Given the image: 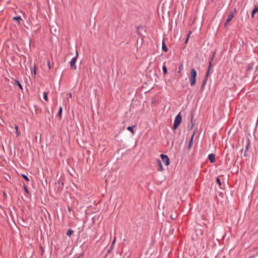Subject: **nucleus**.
<instances>
[{
    "instance_id": "nucleus-7",
    "label": "nucleus",
    "mask_w": 258,
    "mask_h": 258,
    "mask_svg": "<svg viewBox=\"0 0 258 258\" xmlns=\"http://www.w3.org/2000/svg\"><path fill=\"white\" fill-rule=\"evenodd\" d=\"M208 159L212 163H214L215 161V155L214 154H210L208 156Z\"/></svg>"
},
{
    "instance_id": "nucleus-22",
    "label": "nucleus",
    "mask_w": 258,
    "mask_h": 258,
    "mask_svg": "<svg viewBox=\"0 0 258 258\" xmlns=\"http://www.w3.org/2000/svg\"><path fill=\"white\" fill-rule=\"evenodd\" d=\"M252 69V66H249L247 68V70L249 71Z\"/></svg>"
},
{
    "instance_id": "nucleus-28",
    "label": "nucleus",
    "mask_w": 258,
    "mask_h": 258,
    "mask_svg": "<svg viewBox=\"0 0 258 258\" xmlns=\"http://www.w3.org/2000/svg\"><path fill=\"white\" fill-rule=\"evenodd\" d=\"M25 189L26 192H28V190L26 187H25Z\"/></svg>"
},
{
    "instance_id": "nucleus-15",
    "label": "nucleus",
    "mask_w": 258,
    "mask_h": 258,
    "mask_svg": "<svg viewBox=\"0 0 258 258\" xmlns=\"http://www.w3.org/2000/svg\"><path fill=\"white\" fill-rule=\"evenodd\" d=\"M249 145H250V142L249 140H248L247 142H246V147H245V151H247L248 149H249Z\"/></svg>"
},
{
    "instance_id": "nucleus-25",
    "label": "nucleus",
    "mask_w": 258,
    "mask_h": 258,
    "mask_svg": "<svg viewBox=\"0 0 258 258\" xmlns=\"http://www.w3.org/2000/svg\"><path fill=\"white\" fill-rule=\"evenodd\" d=\"M246 152H247V151H245V152H244V157H246V156H247Z\"/></svg>"
},
{
    "instance_id": "nucleus-12",
    "label": "nucleus",
    "mask_w": 258,
    "mask_h": 258,
    "mask_svg": "<svg viewBox=\"0 0 258 258\" xmlns=\"http://www.w3.org/2000/svg\"><path fill=\"white\" fill-rule=\"evenodd\" d=\"M134 126H128L127 128V130L129 131H130L131 132H132V133L133 134H134L135 133H134V128H133Z\"/></svg>"
},
{
    "instance_id": "nucleus-27",
    "label": "nucleus",
    "mask_w": 258,
    "mask_h": 258,
    "mask_svg": "<svg viewBox=\"0 0 258 258\" xmlns=\"http://www.w3.org/2000/svg\"><path fill=\"white\" fill-rule=\"evenodd\" d=\"M115 240H116V237H115L114 240H113V241L112 242L113 244L115 243Z\"/></svg>"
},
{
    "instance_id": "nucleus-20",
    "label": "nucleus",
    "mask_w": 258,
    "mask_h": 258,
    "mask_svg": "<svg viewBox=\"0 0 258 258\" xmlns=\"http://www.w3.org/2000/svg\"><path fill=\"white\" fill-rule=\"evenodd\" d=\"M22 177H23V178H24L26 180H27V181H28L29 180V179L28 177L26 175H24V174H23V175H22Z\"/></svg>"
},
{
    "instance_id": "nucleus-2",
    "label": "nucleus",
    "mask_w": 258,
    "mask_h": 258,
    "mask_svg": "<svg viewBox=\"0 0 258 258\" xmlns=\"http://www.w3.org/2000/svg\"><path fill=\"white\" fill-rule=\"evenodd\" d=\"M182 120V117L180 113H179L175 118L174 124L173 126V130H176L180 124Z\"/></svg>"
},
{
    "instance_id": "nucleus-24",
    "label": "nucleus",
    "mask_w": 258,
    "mask_h": 258,
    "mask_svg": "<svg viewBox=\"0 0 258 258\" xmlns=\"http://www.w3.org/2000/svg\"><path fill=\"white\" fill-rule=\"evenodd\" d=\"M209 72H210V70H209V69H208V71H207V73H206V78H207V77H208L209 74Z\"/></svg>"
},
{
    "instance_id": "nucleus-13",
    "label": "nucleus",
    "mask_w": 258,
    "mask_h": 258,
    "mask_svg": "<svg viewBox=\"0 0 258 258\" xmlns=\"http://www.w3.org/2000/svg\"><path fill=\"white\" fill-rule=\"evenodd\" d=\"M163 73H164V75H166L167 73V68L165 66V64H164L163 66Z\"/></svg>"
},
{
    "instance_id": "nucleus-31",
    "label": "nucleus",
    "mask_w": 258,
    "mask_h": 258,
    "mask_svg": "<svg viewBox=\"0 0 258 258\" xmlns=\"http://www.w3.org/2000/svg\"><path fill=\"white\" fill-rule=\"evenodd\" d=\"M206 83V81H204V84L203 85V86L204 85V84Z\"/></svg>"
},
{
    "instance_id": "nucleus-11",
    "label": "nucleus",
    "mask_w": 258,
    "mask_h": 258,
    "mask_svg": "<svg viewBox=\"0 0 258 258\" xmlns=\"http://www.w3.org/2000/svg\"><path fill=\"white\" fill-rule=\"evenodd\" d=\"M215 54V52L214 53L213 57L211 58V60L209 62V69H208L209 70L210 69V68L212 67V61H213V60L214 59Z\"/></svg>"
},
{
    "instance_id": "nucleus-1",
    "label": "nucleus",
    "mask_w": 258,
    "mask_h": 258,
    "mask_svg": "<svg viewBox=\"0 0 258 258\" xmlns=\"http://www.w3.org/2000/svg\"><path fill=\"white\" fill-rule=\"evenodd\" d=\"M197 76V71L195 69H192L191 70L190 75L189 78L190 84L191 86H193L196 84Z\"/></svg>"
},
{
    "instance_id": "nucleus-16",
    "label": "nucleus",
    "mask_w": 258,
    "mask_h": 258,
    "mask_svg": "<svg viewBox=\"0 0 258 258\" xmlns=\"http://www.w3.org/2000/svg\"><path fill=\"white\" fill-rule=\"evenodd\" d=\"M72 97V94L71 93H69L67 94V100L69 102L70 99H71Z\"/></svg>"
},
{
    "instance_id": "nucleus-10",
    "label": "nucleus",
    "mask_w": 258,
    "mask_h": 258,
    "mask_svg": "<svg viewBox=\"0 0 258 258\" xmlns=\"http://www.w3.org/2000/svg\"><path fill=\"white\" fill-rule=\"evenodd\" d=\"M62 111V107L60 106L59 108V110H58V115L59 116V119L61 118Z\"/></svg>"
},
{
    "instance_id": "nucleus-18",
    "label": "nucleus",
    "mask_w": 258,
    "mask_h": 258,
    "mask_svg": "<svg viewBox=\"0 0 258 258\" xmlns=\"http://www.w3.org/2000/svg\"><path fill=\"white\" fill-rule=\"evenodd\" d=\"M43 98L46 100V101H47L48 100V98H47V94L45 92H43Z\"/></svg>"
},
{
    "instance_id": "nucleus-30",
    "label": "nucleus",
    "mask_w": 258,
    "mask_h": 258,
    "mask_svg": "<svg viewBox=\"0 0 258 258\" xmlns=\"http://www.w3.org/2000/svg\"><path fill=\"white\" fill-rule=\"evenodd\" d=\"M192 143V140H190V142H189V145H190Z\"/></svg>"
},
{
    "instance_id": "nucleus-26",
    "label": "nucleus",
    "mask_w": 258,
    "mask_h": 258,
    "mask_svg": "<svg viewBox=\"0 0 258 258\" xmlns=\"http://www.w3.org/2000/svg\"><path fill=\"white\" fill-rule=\"evenodd\" d=\"M171 218L172 219H174L175 218V217H174V216L173 215H171Z\"/></svg>"
},
{
    "instance_id": "nucleus-21",
    "label": "nucleus",
    "mask_w": 258,
    "mask_h": 258,
    "mask_svg": "<svg viewBox=\"0 0 258 258\" xmlns=\"http://www.w3.org/2000/svg\"><path fill=\"white\" fill-rule=\"evenodd\" d=\"M191 32L190 31H189V34H188V35L187 36V38H186V41L185 42V43H186L187 42L188 40V38H189V35L191 34Z\"/></svg>"
},
{
    "instance_id": "nucleus-8",
    "label": "nucleus",
    "mask_w": 258,
    "mask_h": 258,
    "mask_svg": "<svg viewBox=\"0 0 258 258\" xmlns=\"http://www.w3.org/2000/svg\"><path fill=\"white\" fill-rule=\"evenodd\" d=\"M162 50L165 52L168 51V48L166 47L165 43L164 41H162Z\"/></svg>"
},
{
    "instance_id": "nucleus-3",
    "label": "nucleus",
    "mask_w": 258,
    "mask_h": 258,
    "mask_svg": "<svg viewBox=\"0 0 258 258\" xmlns=\"http://www.w3.org/2000/svg\"><path fill=\"white\" fill-rule=\"evenodd\" d=\"M160 157H161L163 162L164 163V164L166 166H168L170 164V160L167 155H165L164 154H161Z\"/></svg>"
},
{
    "instance_id": "nucleus-32",
    "label": "nucleus",
    "mask_w": 258,
    "mask_h": 258,
    "mask_svg": "<svg viewBox=\"0 0 258 258\" xmlns=\"http://www.w3.org/2000/svg\"><path fill=\"white\" fill-rule=\"evenodd\" d=\"M48 65L49 66V63L48 62ZM49 68H50V66H49Z\"/></svg>"
},
{
    "instance_id": "nucleus-17",
    "label": "nucleus",
    "mask_w": 258,
    "mask_h": 258,
    "mask_svg": "<svg viewBox=\"0 0 258 258\" xmlns=\"http://www.w3.org/2000/svg\"><path fill=\"white\" fill-rule=\"evenodd\" d=\"M13 19L17 20L19 22H20V21H22V19H21V18L20 16L16 17H14Z\"/></svg>"
},
{
    "instance_id": "nucleus-5",
    "label": "nucleus",
    "mask_w": 258,
    "mask_h": 258,
    "mask_svg": "<svg viewBox=\"0 0 258 258\" xmlns=\"http://www.w3.org/2000/svg\"><path fill=\"white\" fill-rule=\"evenodd\" d=\"M234 17V12L232 11L230 12L228 16V18L227 20H226V22L225 23V26H226L231 21V20Z\"/></svg>"
},
{
    "instance_id": "nucleus-29",
    "label": "nucleus",
    "mask_w": 258,
    "mask_h": 258,
    "mask_svg": "<svg viewBox=\"0 0 258 258\" xmlns=\"http://www.w3.org/2000/svg\"><path fill=\"white\" fill-rule=\"evenodd\" d=\"M18 127L17 126H15V128H16V130H18Z\"/></svg>"
},
{
    "instance_id": "nucleus-4",
    "label": "nucleus",
    "mask_w": 258,
    "mask_h": 258,
    "mask_svg": "<svg viewBox=\"0 0 258 258\" xmlns=\"http://www.w3.org/2000/svg\"><path fill=\"white\" fill-rule=\"evenodd\" d=\"M78 55V52L76 51V56L75 57H74L73 58H72L70 62V67H71V68L73 69L74 70H75L76 69V66L75 65V63L76 62V60H77Z\"/></svg>"
},
{
    "instance_id": "nucleus-23",
    "label": "nucleus",
    "mask_w": 258,
    "mask_h": 258,
    "mask_svg": "<svg viewBox=\"0 0 258 258\" xmlns=\"http://www.w3.org/2000/svg\"><path fill=\"white\" fill-rule=\"evenodd\" d=\"M17 83H18V85L19 87L21 89H22V85H21V84H20L19 82H17Z\"/></svg>"
},
{
    "instance_id": "nucleus-14",
    "label": "nucleus",
    "mask_w": 258,
    "mask_h": 258,
    "mask_svg": "<svg viewBox=\"0 0 258 258\" xmlns=\"http://www.w3.org/2000/svg\"><path fill=\"white\" fill-rule=\"evenodd\" d=\"M73 233V231L72 230L69 229L67 232V235L70 237L72 235Z\"/></svg>"
},
{
    "instance_id": "nucleus-6",
    "label": "nucleus",
    "mask_w": 258,
    "mask_h": 258,
    "mask_svg": "<svg viewBox=\"0 0 258 258\" xmlns=\"http://www.w3.org/2000/svg\"><path fill=\"white\" fill-rule=\"evenodd\" d=\"M157 164L158 166V170L162 171L163 169L161 161L160 159L157 160Z\"/></svg>"
},
{
    "instance_id": "nucleus-19",
    "label": "nucleus",
    "mask_w": 258,
    "mask_h": 258,
    "mask_svg": "<svg viewBox=\"0 0 258 258\" xmlns=\"http://www.w3.org/2000/svg\"><path fill=\"white\" fill-rule=\"evenodd\" d=\"M216 181L217 182V183H218V184L219 185H221V181H220V179H219V178L217 177L216 178Z\"/></svg>"
},
{
    "instance_id": "nucleus-9",
    "label": "nucleus",
    "mask_w": 258,
    "mask_h": 258,
    "mask_svg": "<svg viewBox=\"0 0 258 258\" xmlns=\"http://www.w3.org/2000/svg\"><path fill=\"white\" fill-rule=\"evenodd\" d=\"M257 12H258V6L255 7V8L253 10L251 14L252 17H253L254 14Z\"/></svg>"
}]
</instances>
